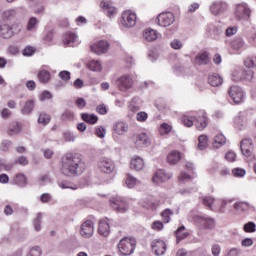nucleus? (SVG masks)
<instances>
[{"label": "nucleus", "mask_w": 256, "mask_h": 256, "mask_svg": "<svg viewBox=\"0 0 256 256\" xmlns=\"http://www.w3.org/2000/svg\"><path fill=\"white\" fill-rule=\"evenodd\" d=\"M63 44L67 47H75V43H78L77 34L68 32L63 36Z\"/></svg>", "instance_id": "19"}, {"label": "nucleus", "mask_w": 256, "mask_h": 256, "mask_svg": "<svg viewBox=\"0 0 256 256\" xmlns=\"http://www.w3.org/2000/svg\"><path fill=\"white\" fill-rule=\"evenodd\" d=\"M143 37L146 41H156L157 37H159V34H157V31L154 29L148 28L144 30Z\"/></svg>", "instance_id": "30"}, {"label": "nucleus", "mask_w": 256, "mask_h": 256, "mask_svg": "<svg viewBox=\"0 0 256 256\" xmlns=\"http://www.w3.org/2000/svg\"><path fill=\"white\" fill-rule=\"evenodd\" d=\"M241 255V250L238 248H231L225 252L224 256H239Z\"/></svg>", "instance_id": "60"}, {"label": "nucleus", "mask_w": 256, "mask_h": 256, "mask_svg": "<svg viewBox=\"0 0 256 256\" xmlns=\"http://www.w3.org/2000/svg\"><path fill=\"white\" fill-rule=\"evenodd\" d=\"M233 81H243V69L238 68L232 73Z\"/></svg>", "instance_id": "48"}, {"label": "nucleus", "mask_w": 256, "mask_h": 256, "mask_svg": "<svg viewBox=\"0 0 256 256\" xmlns=\"http://www.w3.org/2000/svg\"><path fill=\"white\" fill-rule=\"evenodd\" d=\"M97 167L101 173L109 175L115 171V162L110 158H101L97 163Z\"/></svg>", "instance_id": "6"}, {"label": "nucleus", "mask_w": 256, "mask_h": 256, "mask_svg": "<svg viewBox=\"0 0 256 256\" xmlns=\"http://www.w3.org/2000/svg\"><path fill=\"white\" fill-rule=\"evenodd\" d=\"M43 255V250L39 246H33L29 249L26 256H41Z\"/></svg>", "instance_id": "44"}, {"label": "nucleus", "mask_w": 256, "mask_h": 256, "mask_svg": "<svg viewBox=\"0 0 256 256\" xmlns=\"http://www.w3.org/2000/svg\"><path fill=\"white\" fill-rule=\"evenodd\" d=\"M22 27L21 25H8V24H2L0 25V37H3V39H11L13 37L14 33H19L21 31Z\"/></svg>", "instance_id": "5"}, {"label": "nucleus", "mask_w": 256, "mask_h": 256, "mask_svg": "<svg viewBox=\"0 0 256 256\" xmlns=\"http://www.w3.org/2000/svg\"><path fill=\"white\" fill-rule=\"evenodd\" d=\"M225 9H227V4L224 2H213L210 5V13L212 15H221Z\"/></svg>", "instance_id": "21"}, {"label": "nucleus", "mask_w": 256, "mask_h": 256, "mask_svg": "<svg viewBox=\"0 0 256 256\" xmlns=\"http://www.w3.org/2000/svg\"><path fill=\"white\" fill-rule=\"evenodd\" d=\"M59 187L61 189H72L73 191H75L77 189V185H71V183H69L67 181L60 182Z\"/></svg>", "instance_id": "57"}, {"label": "nucleus", "mask_w": 256, "mask_h": 256, "mask_svg": "<svg viewBox=\"0 0 256 256\" xmlns=\"http://www.w3.org/2000/svg\"><path fill=\"white\" fill-rule=\"evenodd\" d=\"M34 108H35V101L28 100L25 102V104L23 105L20 111L22 115H29L30 113H33Z\"/></svg>", "instance_id": "31"}, {"label": "nucleus", "mask_w": 256, "mask_h": 256, "mask_svg": "<svg viewBox=\"0 0 256 256\" xmlns=\"http://www.w3.org/2000/svg\"><path fill=\"white\" fill-rule=\"evenodd\" d=\"M255 73L253 70H243V80L252 81Z\"/></svg>", "instance_id": "56"}, {"label": "nucleus", "mask_w": 256, "mask_h": 256, "mask_svg": "<svg viewBox=\"0 0 256 256\" xmlns=\"http://www.w3.org/2000/svg\"><path fill=\"white\" fill-rule=\"evenodd\" d=\"M228 93L236 105H239V103H243V101H245V92H243V89L239 86H231Z\"/></svg>", "instance_id": "7"}, {"label": "nucleus", "mask_w": 256, "mask_h": 256, "mask_svg": "<svg viewBox=\"0 0 256 256\" xmlns=\"http://www.w3.org/2000/svg\"><path fill=\"white\" fill-rule=\"evenodd\" d=\"M202 204L205 207H208L210 211H217V207L215 206V198L212 196L202 197Z\"/></svg>", "instance_id": "29"}, {"label": "nucleus", "mask_w": 256, "mask_h": 256, "mask_svg": "<svg viewBox=\"0 0 256 256\" xmlns=\"http://www.w3.org/2000/svg\"><path fill=\"white\" fill-rule=\"evenodd\" d=\"M232 174L235 176V177H245V175H247V171H245V169L243 168H234L232 170Z\"/></svg>", "instance_id": "54"}, {"label": "nucleus", "mask_w": 256, "mask_h": 256, "mask_svg": "<svg viewBox=\"0 0 256 256\" xmlns=\"http://www.w3.org/2000/svg\"><path fill=\"white\" fill-rule=\"evenodd\" d=\"M151 247L157 256L165 255V251H167V244L163 240L152 241Z\"/></svg>", "instance_id": "16"}, {"label": "nucleus", "mask_w": 256, "mask_h": 256, "mask_svg": "<svg viewBox=\"0 0 256 256\" xmlns=\"http://www.w3.org/2000/svg\"><path fill=\"white\" fill-rule=\"evenodd\" d=\"M182 123L185 127H193V123H195V118L193 116L184 115L182 117Z\"/></svg>", "instance_id": "45"}, {"label": "nucleus", "mask_w": 256, "mask_h": 256, "mask_svg": "<svg viewBox=\"0 0 256 256\" xmlns=\"http://www.w3.org/2000/svg\"><path fill=\"white\" fill-rule=\"evenodd\" d=\"M167 161L170 165H177L181 161V153L179 151H172L167 156Z\"/></svg>", "instance_id": "28"}, {"label": "nucleus", "mask_w": 256, "mask_h": 256, "mask_svg": "<svg viewBox=\"0 0 256 256\" xmlns=\"http://www.w3.org/2000/svg\"><path fill=\"white\" fill-rule=\"evenodd\" d=\"M118 87L120 91H127L133 87V79L129 75H123L118 79Z\"/></svg>", "instance_id": "17"}, {"label": "nucleus", "mask_w": 256, "mask_h": 256, "mask_svg": "<svg viewBox=\"0 0 256 256\" xmlns=\"http://www.w3.org/2000/svg\"><path fill=\"white\" fill-rule=\"evenodd\" d=\"M209 147V136L202 134L198 137V149L205 151Z\"/></svg>", "instance_id": "32"}, {"label": "nucleus", "mask_w": 256, "mask_h": 256, "mask_svg": "<svg viewBox=\"0 0 256 256\" xmlns=\"http://www.w3.org/2000/svg\"><path fill=\"white\" fill-rule=\"evenodd\" d=\"M125 183H126V186L128 187V189H133V187H135V185H139V183H141V182L139 180H137V178H135L133 175L127 174Z\"/></svg>", "instance_id": "36"}, {"label": "nucleus", "mask_w": 256, "mask_h": 256, "mask_svg": "<svg viewBox=\"0 0 256 256\" xmlns=\"http://www.w3.org/2000/svg\"><path fill=\"white\" fill-rule=\"evenodd\" d=\"M120 23L123 27H135L137 25V14L131 10L124 11Z\"/></svg>", "instance_id": "4"}, {"label": "nucleus", "mask_w": 256, "mask_h": 256, "mask_svg": "<svg viewBox=\"0 0 256 256\" xmlns=\"http://www.w3.org/2000/svg\"><path fill=\"white\" fill-rule=\"evenodd\" d=\"M88 69L90 71H101L103 66H101V62L98 60H92L88 63Z\"/></svg>", "instance_id": "43"}, {"label": "nucleus", "mask_w": 256, "mask_h": 256, "mask_svg": "<svg viewBox=\"0 0 256 256\" xmlns=\"http://www.w3.org/2000/svg\"><path fill=\"white\" fill-rule=\"evenodd\" d=\"M81 119L85 121V123H89L90 125H95L99 118L95 114L82 113Z\"/></svg>", "instance_id": "35"}, {"label": "nucleus", "mask_w": 256, "mask_h": 256, "mask_svg": "<svg viewBox=\"0 0 256 256\" xmlns=\"http://www.w3.org/2000/svg\"><path fill=\"white\" fill-rule=\"evenodd\" d=\"M240 149L244 157H253V140L251 138L243 139L240 143Z\"/></svg>", "instance_id": "14"}, {"label": "nucleus", "mask_w": 256, "mask_h": 256, "mask_svg": "<svg viewBox=\"0 0 256 256\" xmlns=\"http://www.w3.org/2000/svg\"><path fill=\"white\" fill-rule=\"evenodd\" d=\"M230 203H233L232 199H222L220 201V206L218 208V211L220 213H225V207H227L228 205H230Z\"/></svg>", "instance_id": "51"}, {"label": "nucleus", "mask_w": 256, "mask_h": 256, "mask_svg": "<svg viewBox=\"0 0 256 256\" xmlns=\"http://www.w3.org/2000/svg\"><path fill=\"white\" fill-rule=\"evenodd\" d=\"M43 222V213L39 212L33 220V227L36 231H41V223Z\"/></svg>", "instance_id": "40"}, {"label": "nucleus", "mask_w": 256, "mask_h": 256, "mask_svg": "<svg viewBox=\"0 0 256 256\" xmlns=\"http://www.w3.org/2000/svg\"><path fill=\"white\" fill-rule=\"evenodd\" d=\"M95 232V227L93 224V221L86 220L84 223L80 226V235L84 239H90V237H93V233Z\"/></svg>", "instance_id": "10"}, {"label": "nucleus", "mask_w": 256, "mask_h": 256, "mask_svg": "<svg viewBox=\"0 0 256 256\" xmlns=\"http://www.w3.org/2000/svg\"><path fill=\"white\" fill-rule=\"evenodd\" d=\"M14 184L19 187H25L27 185V176L23 173H18L14 176Z\"/></svg>", "instance_id": "33"}, {"label": "nucleus", "mask_w": 256, "mask_h": 256, "mask_svg": "<svg viewBox=\"0 0 256 256\" xmlns=\"http://www.w3.org/2000/svg\"><path fill=\"white\" fill-rule=\"evenodd\" d=\"M98 233L102 235V237H109L110 227L109 222L105 220H101L98 225Z\"/></svg>", "instance_id": "24"}, {"label": "nucleus", "mask_w": 256, "mask_h": 256, "mask_svg": "<svg viewBox=\"0 0 256 256\" xmlns=\"http://www.w3.org/2000/svg\"><path fill=\"white\" fill-rule=\"evenodd\" d=\"M130 168L134 171H143L145 169V161L139 156H135L130 161Z\"/></svg>", "instance_id": "18"}, {"label": "nucleus", "mask_w": 256, "mask_h": 256, "mask_svg": "<svg viewBox=\"0 0 256 256\" xmlns=\"http://www.w3.org/2000/svg\"><path fill=\"white\" fill-rule=\"evenodd\" d=\"M207 127V116L205 112H200V116L196 118V128L198 131H203Z\"/></svg>", "instance_id": "25"}, {"label": "nucleus", "mask_w": 256, "mask_h": 256, "mask_svg": "<svg viewBox=\"0 0 256 256\" xmlns=\"http://www.w3.org/2000/svg\"><path fill=\"white\" fill-rule=\"evenodd\" d=\"M250 15L251 10L249 9V6H247L246 3L236 5L235 17L236 19H238V21H241L243 19H249Z\"/></svg>", "instance_id": "12"}, {"label": "nucleus", "mask_w": 256, "mask_h": 256, "mask_svg": "<svg viewBox=\"0 0 256 256\" xmlns=\"http://www.w3.org/2000/svg\"><path fill=\"white\" fill-rule=\"evenodd\" d=\"M38 81L44 85L47 84L48 81H51V72L47 70H40L38 72Z\"/></svg>", "instance_id": "34"}, {"label": "nucleus", "mask_w": 256, "mask_h": 256, "mask_svg": "<svg viewBox=\"0 0 256 256\" xmlns=\"http://www.w3.org/2000/svg\"><path fill=\"white\" fill-rule=\"evenodd\" d=\"M244 65L248 69H255L256 68V56H248L244 60Z\"/></svg>", "instance_id": "42"}, {"label": "nucleus", "mask_w": 256, "mask_h": 256, "mask_svg": "<svg viewBox=\"0 0 256 256\" xmlns=\"http://www.w3.org/2000/svg\"><path fill=\"white\" fill-rule=\"evenodd\" d=\"M38 25H39V19H37V17H31L28 20L26 29H27V31L35 32V31H37V26Z\"/></svg>", "instance_id": "38"}, {"label": "nucleus", "mask_w": 256, "mask_h": 256, "mask_svg": "<svg viewBox=\"0 0 256 256\" xmlns=\"http://www.w3.org/2000/svg\"><path fill=\"white\" fill-rule=\"evenodd\" d=\"M208 83L211 87H219L220 85H223V78L219 74H211L208 77Z\"/></svg>", "instance_id": "27"}, {"label": "nucleus", "mask_w": 256, "mask_h": 256, "mask_svg": "<svg viewBox=\"0 0 256 256\" xmlns=\"http://www.w3.org/2000/svg\"><path fill=\"white\" fill-rule=\"evenodd\" d=\"M224 158L226 159V161H229V163H234L235 159H237V154H235V152L233 151H228Z\"/></svg>", "instance_id": "58"}, {"label": "nucleus", "mask_w": 256, "mask_h": 256, "mask_svg": "<svg viewBox=\"0 0 256 256\" xmlns=\"http://www.w3.org/2000/svg\"><path fill=\"white\" fill-rule=\"evenodd\" d=\"M243 230L245 231V233H255L256 225L254 222H248L244 224Z\"/></svg>", "instance_id": "50"}, {"label": "nucleus", "mask_w": 256, "mask_h": 256, "mask_svg": "<svg viewBox=\"0 0 256 256\" xmlns=\"http://www.w3.org/2000/svg\"><path fill=\"white\" fill-rule=\"evenodd\" d=\"M148 117L149 115L147 114V112H144V111L138 112L136 114V120L139 121L140 123H145Z\"/></svg>", "instance_id": "55"}, {"label": "nucleus", "mask_w": 256, "mask_h": 256, "mask_svg": "<svg viewBox=\"0 0 256 256\" xmlns=\"http://www.w3.org/2000/svg\"><path fill=\"white\" fill-rule=\"evenodd\" d=\"M142 207H144V209H155L157 205L151 200H144L142 202Z\"/></svg>", "instance_id": "62"}, {"label": "nucleus", "mask_w": 256, "mask_h": 256, "mask_svg": "<svg viewBox=\"0 0 256 256\" xmlns=\"http://www.w3.org/2000/svg\"><path fill=\"white\" fill-rule=\"evenodd\" d=\"M196 65H209V52H202L195 57Z\"/></svg>", "instance_id": "26"}, {"label": "nucleus", "mask_w": 256, "mask_h": 256, "mask_svg": "<svg viewBox=\"0 0 256 256\" xmlns=\"http://www.w3.org/2000/svg\"><path fill=\"white\" fill-rule=\"evenodd\" d=\"M171 177H173V174L166 172L163 169H158L155 171V173L152 177V181L156 185H161V183H165L166 181H169V179H171Z\"/></svg>", "instance_id": "11"}, {"label": "nucleus", "mask_w": 256, "mask_h": 256, "mask_svg": "<svg viewBox=\"0 0 256 256\" xmlns=\"http://www.w3.org/2000/svg\"><path fill=\"white\" fill-rule=\"evenodd\" d=\"M185 231V226H180L176 230V243H179V241H183V239H187L189 237V234Z\"/></svg>", "instance_id": "39"}, {"label": "nucleus", "mask_w": 256, "mask_h": 256, "mask_svg": "<svg viewBox=\"0 0 256 256\" xmlns=\"http://www.w3.org/2000/svg\"><path fill=\"white\" fill-rule=\"evenodd\" d=\"M157 22L160 27H171L175 23V15L171 12H163L158 15Z\"/></svg>", "instance_id": "9"}, {"label": "nucleus", "mask_w": 256, "mask_h": 256, "mask_svg": "<svg viewBox=\"0 0 256 256\" xmlns=\"http://www.w3.org/2000/svg\"><path fill=\"white\" fill-rule=\"evenodd\" d=\"M64 141H67L68 143H71L77 139V136L73 132H64L63 133Z\"/></svg>", "instance_id": "52"}, {"label": "nucleus", "mask_w": 256, "mask_h": 256, "mask_svg": "<svg viewBox=\"0 0 256 256\" xmlns=\"http://www.w3.org/2000/svg\"><path fill=\"white\" fill-rule=\"evenodd\" d=\"M170 46L172 47V49L179 50L182 49L183 43L179 39H174L171 41Z\"/></svg>", "instance_id": "61"}, {"label": "nucleus", "mask_w": 256, "mask_h": 256, "mask_svg": "<svg viewBox=\"0 0 256 256\" xmlns=\"http://www.w3.org/2000/svg\"><path fill=\"white\" fill-rule=\"evenodd\" d=\"M135 245H137V241L135 240V238H123L118 244V251L120 255L123 256L133 255L135 251Z\"/></svg>", "instance_id": "2"}, {"label": "nucleus", "mask_w": 256, "mask_h": 256, "mask_svg": "<svg viewBox=\"0 0 256 256\" xmlns=\"http://www.w3.org/2000/svg\"><path fill=\"white\" fill-rule=\"evenodd\" d=\"M173 131V127L167 123H162L160 125V134L161 135H169V133Z\"/></svg>", "instance_id": "47"}, {"label": "nucleus", "mask_w": 256, "mask_h": 256, "mask_svg": "<svg viewBox=\"0 0 256 256\" xmlns=\"http://www.w3.org/2000/svg\"><path fill=\"white\" fill-rule=\"evenodd\" d=\"M134 144L137 149L149 147V145H151V138L147 133L137 134L135 136Z\"/></svg>", "instance_id": "13"}, {"label": "nucleus", "mask_w": 256, "mask_h": 256, "mask_svg": "<svg viewBox=\"0 0 256 256\" xmlns=\"http://www.w3.org/2000/svg\"><path fill=\"white\" fill-rule=\"evenodd\" d=\"M110 205L117 213H127L129 211V204L121 196L110 198Z\"/></svg>", "instance_id": "3"}, {"label": "nucleus", "mask_w": 256, "mask_h": 256, "mask_svg": "<svg viewBox=\"0 0 256 256\" xmlns=\"http://www.w3.org/2000/svg\"><path fill=\"white\" fill-rule=\"evenodd\" d=\"M85 163L81 159V155L76 153H67L61 159V174L66 177H76L83 172Z\"/></svg>", "instance_id": "1"}, {"label": "nucleus", "mask_w": 256, "mask_h": 256, "mask_svg": "<svg viewBox=\"0 0 256 256\" xmlns=\"http://www.w3.org/2000/svg\"><path fill=\"white\" fill-rule=\"evenodd\" d=\"M51 121V116L45 112H42L39 114V117H38V123L39 125H49Z\"/></svg>", "instance_id": "41"}, {"label": "nucleus", "mask_w": 256, "mask_h": 256, "mask_svg": "<svg viewBox=\"0 0 256 256\" xmlns=\"http://www.w3.org/2000/svg\"><path fill=\"white\" fill-rule=\"evenodd\" d=\"M227 143V138H225V135L223 134H217L213 141H212V147L213 149H219L223 147Z\"/></svg>", "instance_id": "23"}, {"label": "nucleus", "mask_w": 256, "mask_h": 256, "mask_svg": "<svg viewBox=\"0 0 256 256\" xmlns=\"http://www.w3.org/2000/svg\"><path fill=\"white\" fill-rule=\"evenodd\" d=\"M100 7H101V9L106 11V13L110 19H112V17H115V15H117V9L115 7H113V4H111L108 1H102L100 3Z\"/></svg>", "instance_id": "22"}, {"label": "nucleus", "mask_w": 256, "mask_h": 256, "mask_svg": "<svg viewBox=\"0 0 256 256\" xmlns=\"http://www.w3.org/2000/svg\"><path fill=\"white\" fill-rule=\"evenodd\" d=\"M114 135H125L129 131V124L120 121L113 126Z\"/></svg>", "instance_id": "20"}, {"label": "nucleus", "mask_w": 256, "mask_h": 256, "mask_svg": "<svg viewBox=\"0 0 256 256\" xmlns=\"http://www.w3.org/2000/svg\"><path fill=\"white\" fill-rule=\"evenodd\" d=\"M237 31V26L228 27L225 31V35L226 37H233V35H237Z\"/></svg>", "instance_id": "59"}, {"label": "nucleus", "mask_w": 256, "mask_h": 256, "mask_svg": "<svg viewBox=\"0 0 256 256\" xmlns=\"http://www.w3.org/2000/svg\"><path fill=\"white\" fill-rule=\"evenodd\" d=\"M248 207H250L248 202H236L233 205L236 211H245Z\"/></svg>", "instance_id": "49"}, {"label": "nucleus", "mask_w": 256, "mask_h": 256, "mask_svg": "<svg viewBox=\"0 0 256 256\" xmlns=\"http://www.w3.org/2000/svg\"><path fill=\"white\" fill-rule=\"evenodd\" d=\"M231 47L235 51H239V49H243V47H245V41L241 37H236L232 40Z\"/></svg>", "instance_id": "37"}, {"label": "nucleus", "mask_w": 256, "mask_h": 256, "mask_svg": "<svg viewBox=\"0 0 256 256\" xmlns=\"http://www.w3.org/2000/svg\"><path fill=\"white\" fill-rule=\"evenodd\" d=\"M171 215H173L172 210L169 208L165 209L161 214L162 221L164 223H169V221H171Z\"/></svg>", "instance_id": "46"}, {"label": "nucleus", "mask_w": 256, "mask_h": 256, "mask_svg": "<svg viewBox=\"0 0 256 256\" xmlns=\"http://www.w3.org/2000/svg\"><path fill=\"white\" fill-rule=\"evenodd\" d=\"M33 53H35V48H33L31 46H27L23 50L24 57H31V55H33Z\"/></svg>", "instance_id": "64"}, {"label": "nucleus", "mask_w": 256, "mask_h": 256, "mask_svg": "<svg viewBox=\"0 0 256 256\" xmlns=\"http://www.w3.org/2000/svg\"><path fill=\"white\" fill-rule=\"evenodd\" d=\"M211 253L213 256H219L221 255V245L214 244L211 248Z\"/></svg>", "instance_id": "63"}, {"label": "nucleus", "mask_w": 256, "mask_h": 256, "mask_svg": "<svg viewBox=\"0 0 256 256\" xmlns=\"http://www.w3.org/2000/svg\"><path fill=\"white\" fill-rule=\"evenodd\" d=\"M92 53L96 55H102V53H107L109 51V42L100 40L91 45Z\"/></svg>", "instance_id": "15"}, {"label": "nucleus", "mask_w": 256, "mask_h": 256, "mask_svg": "<svg viewBox=\"0 0 256 256\" xmlns=\"http://www.w3.org/2000/svg\"><path fill=\"white\" fill-rule=\"evenodd\" d=\"M194 222L203 229H213L215 227V219L209 216L196 215L194 216Z\"/></svg>", "instance_id": "8"}, {"label": "nucleus", "mask_w": 256, "mask_h": 256, "mask_svg": "<svg viewBox=\"0 0 256 256\" xmlns=\"http://www.w3.org/2000/svg\"><path fill=\"white\" fill-rule=\"evenodd\" d=\"M21 133V126L19 123L13 124L9 129V135H18Z\"/></svg>", "instance_id": "53"}]
</instances>
